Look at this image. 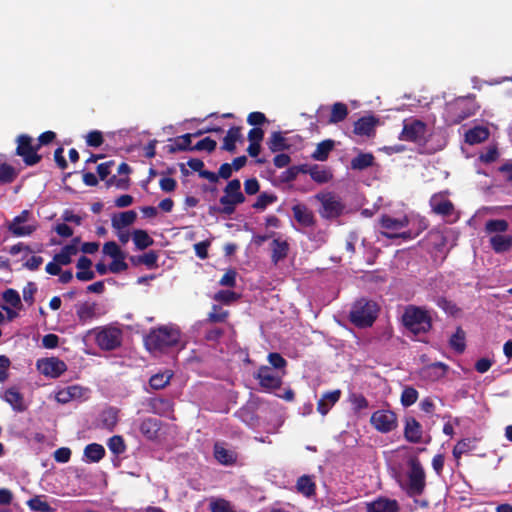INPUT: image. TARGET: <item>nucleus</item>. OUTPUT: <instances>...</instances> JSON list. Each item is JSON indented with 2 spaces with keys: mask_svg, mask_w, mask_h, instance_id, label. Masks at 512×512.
<instances>
[{
  "mask_svg": "<svg viewBox=\"0 0 512 512\" xmlns=\"http://www.w3.org/2000/svg\"><path fill=\"white\" fill-rule=\"evenodd\" d=\"M181 339L179 328L172 325H161L152 328L144 337V345L150 352H166L176 347Z\"/></svg>",
  "mask_w": 512,
  "mask_h": 512,
  "instance_id": "obj_1",
  "label": "nucleus"
},
{
  "mask_svg": "<svg viewBox=\"0 0 512 512\" xmlns=\"http://www.w3.org/2000/svg\"><path fill=\"white\" fill-rule=\"evenodd\" d=\"M402 323L415 335L425 334L432 329V317L423 307L408 305L402 315Z\"/></svg>",
  "mask_w": 512,
  "mask_h": 512,
  "instance_id": "obj_2",
  "label": "nucleus"
},
{
  "mask_svg": "<svg viewBox=\"0 0 512 512\" xmlns=\"http://www.w3.org/2000/svg\"><path fill=\"white\" fill-rule=\"evenodd\" d=\"M378 305L364 298L357 300L349 313V320L358 328H367L373 325L378 316Z\"/></svg>",
  "mask_w": 512,
  "mask_h": 512,
  "instance_id": "obj_3",
  "label": "nucleus"
},
{
  "mask_svg": "<svg viewBox=\"0 0 512 512\" xmlns=\"http://www.w3.org/2000/svg\"><path fill=\"white\" fill-rule=\"evenodd\" d=\"M89 334L94 335L95 343L103 351H112L122 345L123 331L117 326H99L90 330Z\"/></svg>",
  "mask_w": 512,
  "mask_h": 512,
  "instance_id": "obj_4",
  "label": "nucleus"
},
{
  "mask_svg": "<svg viewBox=\"0 0 512 512\" xmlns=\"http://www.w3.org/2000/svg\"><path fill=\"white\" fill-rule=\"evenodd\" d=\"M408 466L407 481L400 485L409 496L421 495L426 485L424 469L417 458H411Z\"/></svg>",
  "mask_w": 512,
  "mask_h": 512,
  "instance_id": "obj_5",
  "label": "nucleus"
},
{
  "mask_svg": "<svg viewBox=\"0 0 512 512\" xmlns=\"http://www.w3.org/2000/svg\"><path fill=\"white\" fill-rule=\"evenodd\" d=\"M315 197L321 203L318 212L323 219L333 220L343 214L345 204L336 194L332 192L318 193Z\"/></svg>",
  "mask_w": 512,
  "mask_h": 512,
  "instance_id": "obj_6",
  "label": "nucleus"
},
{
  "mask_svg": "<svg viewBox=\"0 0 512 512\" xmlns=\"http://www.w3.org/2000/svg\"><path fill=\"white\" fill-rule=\"evenodd\" d=\"M16 143L15 154L22 158L26 166H34L41 161L42 156L37 153L39 149L36 144H33V138L30 135H18Z\"/></svg>",
  "mask_w": 512,
  "mask_h": 512,
  "instance_id": "obj_7",
  "label": "nucleus"
},
{
  "mask_svg": "<svg viewBox=\"0 0 512 512\" xmlns=\"http://www.w3.org/2000/svg\"><path fill=\"white\" fill-rule=\"evenodd\" d=\"M477 108L474 98L459 97L450 105L449 113L453 116V123L459 124L475 115Z\"/></svg>",
  "mask_w": 512,
  "mask_h": 512,
  "instance_id": "obj_8",
  "label": "nucleus"
},
{
  "mask_svg": "<svg viewBox=\"0 0 512 512\" xmlns=\"http://www.w3.org/2000/svg\"><path fill=\"white\" fill-rule=\"evenodd\" d=\"M449 195V190L434 193L429 199L431 211L442 217L451 216L455 211V206L453 202L449 200Z\"/></svg>",
  "mask_w": 512,
  "mask_h": 512,
  "instance_id": "obj_9",
  "label": "nucleus"
},
{
  "mask_svg": "<svg viewBox=\"0 0 512 512\" xmlns=\"http://www.w3.org/2000/svg\"><path fill=\"white\" fill-rule=\"evenodd\" d=\"M31 213L29 210H23L19 215L13 218L8 225V230L17 237L29 236L37 229L36 224H26L29 221Z\"/></svg>",
  "mask_w": 512,
  "mask_h": 512,
  "instance_id": "obj_10",
  "label": "nucleus"
},
{
  "mask_svg": "<svg viewBox=\"0 0 512 512\" xmlns=\"http://www.w3.org/2000/svg\"><path fill=\"white\" fill-rule=\"evenodd\" d=\"M259 385L266 390L280 389L282 385V376L274 372L269 366H260L255 374Z\"/></svg>",
  "mask_w": 512,
  "mask_h": 512,
  "instance_id": "obj_11",
  "label": "nucleus"
},
{
  "mask_svg": "<svg viewBox=\"0 0 512 512\" xmlns=\"http://www.w3.org/2000/svg\"><path fill=\"white\" fill-rule=\"evenodd\" d=\"M37 368L43 375L57 378L67 370V365L59 358L51 357L38 360Z\"/></svg>",
  "mask_w": 512,
  "mask_h": 512,
  "instance_id": "obj_12",
  "label": "nucleus"
},
{
  "mask_svg": "<svg viewBox=\"0 0 512 512\" xmlns=\"http://www.w3.org/2000/svg\"><path fill=\"white\" fill-rule=\"evenodd\" d=\"M426 133V124L421 120H413L409 123H404L400 139L410 142L421 141Z\"/></svg>",
  "mask_w": 512,
  "mask_h": 512,
  "instance_id": "obj_13",
  "label": "nucleus"
},
{
  "mask_svg": "<svg viewBox=\"0 0 512 512\" xmlns=\"http://www.w3.org/2000/svg\"><path fill=\"white\" fill-rule=\"evenodd\" d=\"M295 221L302 227H313L316 224V218L311 209L305 204H296L292 207Z\"/></svg>",
  "mask_w": 512,
  "mask_h": 512,
  "instance_id": "obj_14",
  "label": "nucleus"
},
{
  "mask_svg": "<svg viewBox=\"0 0 512 512\" xmlns=\"http://www.w3.org/2000/svg\"><path fill=\"white\" fill-rule=\"evenodd\" d=\"M86 392L87 389L79 385L67 386L56 393V400L59 403L65 404L72 400L83 398Z\"/></svg>",
  "mask_w": 512,
  "mask_h": 512,
  "instance_id": "obj_15",
  "label": "nucleus"
},
{
  "mask_svg": "<svg viewBox=\"0 0 512 512\" xmlns=\"http://www.w3.org/2000/svg\"><path fill=\"white\" fill-rule=\"evenodd\" d=\"M378 119L374 116H364L354 123L353 132L359 136H372L375 133V127Z\"/></svg>",
  "mask_w": 512,
  "mask_h": 512,
  "instance_id": "obj_16",
  "label": "nucleus"
},
{
  "mask_svg": "<svg viewBox=\"0 0 512 512\" xmlns=\"http://www.w3.org/2000/svg\"><path fill=\"white\" fill-rule=\"evenodd\" d=\"M271 262L277 265L280 261L284 260L289 253L290 246L286 240L281 238L274 239L271 244Z\"/></svg>",
  "mask_w": 512,
  "mask_h": 512,
  "instance_id": "obj_17",
  "label": "nucleus"
},
{
  "mask_svg": "<svg viewBox=\"0 0 512 512\" xmlns=\"http://www.w3.org/2000/svg\"><path fill=\"white\" fill-rule=\"evenodd\" d=\"M367 512H398V504L395 500L378 498L366 503Z\"/></svg>",
  "mask_w": 512,
  "mask_h": 512,
  "instance_id": "obj_18",
  "label": "nucleus"
},
{
  "mask_svg": "<svg viewBox=\"0 0 512 512\" xmlns=\"http://www.w3.org/2000/svg\"><path fill=\"white\" fill-rule=\"evenodd\" d=\"M224 197L232 200L238 205L243 204L246 200L244 194L241 191V182L239 179L230 180L224 188Z\"/></svg>",
  "mask_w": 512,
  "mask_h": 512,
  "instance_id": "obj_19",
  "label": "nucleus"
},
{
  "mask_svg": "<svg viewBox=\"0 0 512 512\" xmlns=\"http://www.w3.org/2000/svg\"><path fill=\"white\" fill-rule=\"evenodd\" d=\"M97 303L83 302L76 306V315L81 323H86L98 316Z\"/></svg>",
  "mask_w": 512,
  "mask_h": 512,
  "instance_id": "obj_20",
  "label": "nucleus"
},
{
  "mask_svg": "<svg viewBox=\"0 0 512 512\" xmlns=\"http://www.w3.org/2000/svg\"><path fill=\"white\" fill-rule=\"evenodd\" d=\"M341 391L339 389L325 393L318 401L317 410L320 414L326 415L332 406L339 401Z\"/></svg>",
  "mask_w": 512,
  "mask_h": 512,
  "instance_id": "obj_21",
  "label": "nucleus"
},
{
  "mask_svg": "<svg viewBox=\"0 0 512 512\" xmlns=\"http://www.w3.org/2000/svg\"><path fill=\"white\" fill-rule=\"evenodd\" d=\"M136 218L137 213L134 210H128L113 215L111 224L114 229L121 230L132 225L136 221Z\"/></svg>",
  "mask_w": 512,
  "mask_h": 512,
  "instance_id": "obj_22",
  "label": "nucleus"
},
{
  "mask_svg": "<svg viewBox=\"0 0 512 512\" xmlns=\"http://www.w3.org/2000/svg\"><path fill=\"white\" fill-rule=\"evenodd\" d=\"M491 248L495 253H505L512 248V236L496 234L489 240Z\"/></svg>",
  "mask_w": 512,
  "mask_h": 512,
  "instance_id": "obj_23",
  "label": "nucleus"
},
{
  "mask_svg": "<svg viewBox=\"0 0 512 512\" xmlns=\"http://www.w3.org/2000/svg\"><path fill=\"white\" fill-rule=\"evenodd\" d=\"M380 226L388 231L399 230L409 225L407 216L402 218H393L390 215L384 214L379 220Z\"/></svg>",
  "mask_w": 512,
  "mask_h": 512,
  "instance_id": "obj_24",
  "label": "nucleus"
},
{
  "mask_svg": "<svg viewBox=\"0 0 512 512\" xmlns=\"http://www.w3.org/2000/svg\"><path fill=\"white\" fill-rule=\"evenodd\" d=\"M267 146L271 152L275 153V152L288 150L291 145L288 143L287 139L283 136L282 132L274 131L271 133V135L267 141Z\"/></svg>",
  "mask_w": 512,
  "mask_h": 512,
  "instance_id": "obj_25",
  "label": "nucleus"
},
{
  "mask_svg": "<svg viewBox=\"0 0 512 512\" xmlns=\"http://www.w3.org/2000/svg\"><path fill=\"white\" fill-rule=\"evenodd\" d=\"M306 174L319 184H325L332 180L333 175L329 169L320 167L319 165L308 166Z\"/></svg>",
  "mask_w": 512,
  "mask_h": 512,
  "instance_id": "obj_26",
  "label": "nucleus"
},
{
  "mask_svg": "<svg viewBox=\"0 0 512 512\" xmlns=\"http://www.w3.org/2000/svg\"><path fill=\"white\" fill-rule=\"evenodd\" d=\"M150 407L154 414L159 416H167L173 413V403L165 398H153L150 401Z\"/></svg>",
  "mask_w": 512,
  "mask_h": 512,
  "instance_id": "obj_27",
  "label": "nucleus"
},
{
  "mask_svg": "<svg viewBox=\"0 0 512 512\" xmlns=\"http://www.w3.org/2000/svg\"><path fill=\"white\" fill-rule=\"evenodd\" d=\"M241 137V128L237 126L231 127L223 139V145L221 148L230 153H234L236 150V142L241 140Z\"/></svg>",
  "mask_w": 512,
  "mask_h": 512,
  "instance_id": "obj_28",
  "label": "nucleus"
},
{
  "mask_svg": "<svg viewBox=\"0 0 512 512\" xmlns=\"http://www.w3.org/2000/svg\"><path fill=\"white\" fill-rule=\"evenodd\" d=\"M489 137V131L487 128L482 126H476L472 129H469L465 133V141L470 144H479L481 142H484Z\"/></svg>",
  "mask_w": 512,
  "mask_h": 512,
  "instance_id": "obj_29",
  "label": "nucleus"
},
{
  "mask_svg": "<svg viewBox=\"0 0 512 512\" xmlns=\"http://www.w3.org/2000/svg\"><path fill=\"white\" fill-rule=\"evenodd\" d=\"M375 157L372 153L360 152L355 156L351 162L350 167L352 170L362 171L374 165Z\"/></svg>",
  "mask_w": 512,
  "mask_h": 512,
  "instance_id": "obj_30",
  "label": "nucleus"
},
{
  "mask_svg": "<svg viewBox=\"0 0 512 512\" xmlns=\"http://www.w3.org/2000/svg\"><path fill=\"white\" fill-rule=\"evenodd\" d=\"M335 142L332 139H326L317 144L311 157L316 161H326L330 152L333 150Z\"/></svg>",
  "mask_w": 512,
  "mask_h": 512,
  "instance_id": "obj_31",
  "label": "nucleus"
},
{
  "mask_svg": "<svg viewBox=\"0 0 512 512\" xmlns=\"http://www.w3.org/2000/svg\"><path fill=\"white\" fill-rule=\"evenodd\" d=\"M4 398L16 412H23L25 410L23 396L17 389H7Z\"/></svg>",
  "mask_w": 512,
  "mask_h": 512,
  "instance_id": "obj_32",
  "label": "nucleus"
},
{
  "mask_svg": "<svg viewBox=\"0 0 512 512\" xmlns=\"http://www.w3.org/2000/svg\"><path fill=\"white\" fill-rule=\"evenodd\" d=\"M192 134L187 133L174 139V143L167 146L169 153L177 151H193L191 146Z\"/></svg>",
  "mask_w": 512,
  "mask_h": 512,
  "instance_id": "obj_33",
  "label": "nucleus"
},
{
  "mask_svg": "<svg viewBox=\"0 0 512 512\" xmlns=\"http://www.w3.org/2000/svg\"><path fill=\"white\" fill-rule=\"evenodd\" d=\"M132 239L136 249L138 250H145L154 244L153 238L149 236L147 231L142 229L134 230L132 233Z\"/></svg>",
  "mask_w": 512,
  "mask_h": 512,
  "instance_id": "obj_34",
  "label": "nucleus"
},
{
  "mask_svg": "<svg viewBox=\"0 0 512 512\" xmlns=\"http://www.w3.org/2000/svg\"><path fill=\"white\" fill-rule=\"evenodd\" d=\"M105 455V449L97 443L89 444L84 449V457L87 462H99Z\"/></svg>",
  "mask_w": 512,
  "mask_h": 512,
  "instance_id": "obj_35",
  "label": "nucleus"
},
{
  "mask_svg": "<svg viewBox=\"0 0 512 512\" xmlns=\"http://www.w3.org/2000/svg\"><path fill=\"white\" fill-rule=\"evenodd\" d=\"M405 437L410 442H420L422 438V427L415 420V418H411L407 421L405 427Z\"/></svg>",
  "mask_w": 512,
  "mask_h": 512,
  "instance_id": "obj_36",
  "label": "nucleus"
},
{
  "mask_svg": "<svg viewBox=\"0 0 512 512\" xmlns=\"http://www.w3.org/2000/svg\"><path fill=\"white\" fill-rule=\"evenodd\" d=\"M172 376L173 373L170 370L156 373L150 377L149 384L155 390L163 389L170 383Z\"/></svg>",
  "mask_w": 512,
  "mask_h": 512,
  "instance_id": "obj_37",
  "label": "nucleus"
},
{
  "mask_svg": "<svg viewBox=\"0 0 512 512\" xmlns=\"http://www.w3.org/2000/svg\"><path fill=\"white\" fill-rule=\"evenodd\" d=\"M348 116V107L342 102H336L331 107V114L328 120L330 124H336L346 119Z\"/></svg>",
  "mask_w": 512,
  "mask_h": 512,
  "instance_id": "obj_38",
  "label": "nucleus"
},
{
  "mask_svg": "<svg viewBox=\"0 0 512 512\" xmlns=\"http://www.w3.org/2000/svg\"><path fill=\"white\" fill-rule=\"evenodd\" d=\"M297 491L306 497H310L315 493V483L312 477L308 475L301 476L296 483Z\"/></svg>",
  "mask_w": 512,
  "mask_h": 512,
  "instance_id": "obj_39",
  "label": "nucleus"
},
{
  "mask_svg": "<svg viewBox=\"0 0 512 512\" xmlns=\"http://www.w3.org/2000/svg\"><path fill=\"white\" fill-rule=\"evenodd\" d=\"M229 316V312L223 310L222 307L218 305H213L212 310L209 312L207 318L204 320V325L214 324V323H223L227 320Z\"/></svg>",
  "mask_w": 512,
  "mask_h": 512,
  "instance_id": "obj_40",
  "label": "nucleus"
},
{
  "mask_svg": "<svg viewBox=\"0 0 512 512\" xmlns=\"http://www.w3.org/2000/svg\"><path fill=\"white\" fill-rule=\"evenodd\" d=\"M449 344L451 348L458 354H461L465 351V332L461 327H458L456 332L451 336Z\"/></svg>",
  "mask_w": 512,
  "mask_h": 512,
  "instance_id": "obj_41",
  "label": "nucleus"
},
{
  "mask_svg": "<svg viewBox=\"0 0 512 512\" xmlns=\"http://www.w3.org/2000/svg\"><path fill=\"white\" fill-rule=\"evenodd\" d=\"M277 200L278 197L274 193L262 192L252 204V208L258 211H264L269 205L275 203Z\"/></svg>",
  "mask_w": 512,
  "mask_h": 512,
  "instance_id": "obj_42",
  "label": "nucleus"
},
{
  "mask_svg": "<svg viewBox=\"0 0 512 512\" xmlns=\"http://www.w3.org/2000/svg\"><path fill=\"white\" fill-rule=\"evenodd\" d=\"M371 424L380 432L386 433L396 428V418H370Z\"/></svg>",
  "mask_w": 512,
  "mask_h": 512,
  "instance_id": "obj_43",
  "label": "nucleus"
},
{
  "mask_svg": "<svg viewBox=\"0 0 512 512\" xmlns=\"http://www.w3.org/2000/svg\"><path fill=\"white\" fill-rule=\"evenodd\" d=\"M219 202L221 204V207H210V212L213 210L219 214L230 216L235 212L236 207L238 206L237 203L233 202L230 199H227L224 196L220 197Z\"/></svg>",
  "mask_w": 512,
  "mask_h": 512,
  "instance_id": "obj_44",
  "label": "nucleus"
},
{
  "mask_svg": "<svg viewBox=\"0 0 512 512\" xmlns=\"http://www.w3.org/2000/svg\"><path fill=\"white\" fill-rule=\"evenodd\" d=\"M306 171H307L306 164L294 165V166L289 167L284 172H282L280 177H281L282 182L288 183V182L294 181L300 173L306 174Z\"/></svg>",
  "mask_w": 512,
  "mask_h": 512,
  "instance_id": "obj_45",
  "label": "nucleus"
},
{
  "mask_svg": "<svg viewBox=\"0 0 512 512\" xmlns=\"http://www.w3.org/2000/svg\"><path fill=\"white\" fill-rule=\"evenodd\" d=\"M509 224L504 219H491L485 224L487 233H504L508 230Z\"/></svg>",
  "mask_w": 512,
  "mask_h": 512,
  "instance_id": "obj_46",
  "label": "nucleus"
},
{
  "mask_svg": "<svg viewBox=\"0 0 512 512\" xmlns=\"http://www.w3.org/2000/svg\"><path fill=\"white\" fill-rule=\"evenodd\" d=\"M204 339L214 344L219 343L220 339L225 334L226 330L223 327H216L205 325Z\"/></svg>",
  "mask_w": 512,
  "mask_h": 512,
  "instance_id": "obj_47",
  "label": "nucleus"
},
{
  "mask_svg": "<svg viewBox=\"0 0 512 512\" xmlns=\"http://www.w3.org/2000/svg\"><path fill=\"white\" fill-rule=\"evenodd\" d=\"M141 431L142 433L149 439H153L156 437L157 432L159 430L158 423L153 418H146L141 423Z\"/></svg>",
  "mask_w": 512,
  "mask_h": 512,
  "instance_id": "obj_48",
  "label": "nucleus"
},
{
  "mask_svg": "<svg viewBox=\"0 0 512 512\" xmlns=\"http://www.w3.org/2000/svg\"><path fill=\"white\" fill-rule=\"evenodd\" d=\"M17 177L16 169L7 163L0 164V182L12 183Z\"/></svg>",
  "mask_w": 512,
  "mask_h": 512,
  "instance_id": "obj_49",
  "label": "nucleus"
},
{
  "mask_svg": "<svg viewBox=\"0 0 512 512\" xmlns=\"http://www.w3.org/2000/svg\"><path fill=\"white\" fill-rule=\"evenodd\" d=\"M3 300L8 303L12 308L21 309L22 302L19 293L12 288L3 292Z\"/></svg>",
  "mask_w": 512,
  "mask_h": 512,
  "instance_id": "obj_50",
  "label": "nucleus"
},
{
  "mask_svg": "<svg viewBox=\"0 0 512 512\" xmlns=\"http://www.w3.org/2000/svg\"><path fill=\"white\" fill-rule=\"evenodd\" d=\"M210 510L211 512H235L230 502L222 498H212Z\"/></svg>",
  "mask_w": 512,
  "mask_h": 512,
  "instance_id": "obj_51",
  "label": "nucleus"
},
{
  "mask_svg": "<svg viewBox=\"0 0 512 512\" xmlns=\"http://www.w3.org/2000/svg\"><path fill=\"white\" fill-rule=\"evenodd\" d=\"M27 505L29 506V508L31 510L37 511V512H52L53 511V509L50 507V505L45 500H43L42 496H36V497L30 499L27 502Z\"/></svg>",
  "mask_w": 512,
  "mask_h": 512,
  "instance_id": "obj_52",
  "label": "nucleus"
},
{
  "mask_svg": "<svg viewBox=\"0 0 512 512\" xmlns=\"http://www.w3.org/2000/svg\"><path fill=\"white\" fill-rule=\"evenodd\" d=\"M214 455L215 458L222 464H230L234 461L233 453L219 444H215Z\"/></svg>",
  "mask_w": 512,
  "mask_h": 512,
  "instance_id": "obj_53",
  "label": "nucleus"
},
{
  "mask_svg": "<svg viewBox=\"0 0 512 512\" xmlns=\"http://www.w3.org/2000/svg\"><path fill=\"white\" fill-rule=\"evenodd\" d=\"M349 401L355 413H359L362 409L368 407L367 399L359 393L350 394Z\"/></svg>",
  "mask_w": 512,
  "mask_h": 512,
  "instance_id": "obj_54",
  "label": "nucleus"
},
{
  "mask_svg": "<svg viewBox=\"0 0 512 512\" xmlns=\"http://www.w3.org/2000/svg\"><path fill=\"white\" fill-rule=\"evenodd\" d=\"M158 253L154 250H150L141 255V265H145L148 269L158 268Z\"/></svg>",
  "mask_w": 512,
  "mask_h": 512,
  "instance_id": "obj_55",
  "label": "nucleus"
},
{
  "mask_svg": "<svg viewBox=\"0 0 512 512\" xmlns=\"http://www.w3.org/2000/svg\"><path fill=\"white\" fill-rule=\"evenodd\" d=\"M418 392L413 387H406L401 395V402L403 406L408 407L417 401Z\"/></svg>",
  "mask_w": 512,
  "mask_h": 512,
  "instance_id": "obj_56",
  "label": "nucleus"
},
{
  "mask_svg": "<svg viewBox=\"0 0 512 512\" xmlns=\"http://www.w3.org/2000/svg\"><path fill=\"white\" fill-rule=\"evenodd\" d=\"M217 143L214 139L210 137H205L198 141L193 147V150L196 151H207L209 153L213 152L216 149Z\"/></svg>",
  "mask_w": 512,
  "mask_h": 512,
  "instance_id": "obj_57",
  "label": "nucleus"
},
{
  "mask_svg": "<svg viewBox=\"0 0 512 512\" xmlns=\"http://www.w3.org/2000/svg\"><path fill=\"white\" fill-rule=\"evenodd\" d=\"M126 254H122L121 257L112 258L113 261L109 265V271L112 273H120L128 269V265L125 262Z\"/></svg>",
  "mask_w": 512,
  "mask_h": 512,
  "instance_id": "obj_58",
  "label": "nucleus"
},
{
  "mask_svg": "<svg viewBox=\"0 0 512 512\" xmlns=\"http://www.w3.org/2000/svg\"><path fill=\"white\" fill-rule=\"evenodd\" d=\"M108 448L115 455L122 454L125 451V444L121 436H113L108 441Z\"/></svg>",
  "mask_w": 512,
  "mask_h": 512,
  "instance_id": "obj_59",
  "label": "nucleus"
},
{
  "mask_svg": "<svg viewBox=\"0 0 512 512\" xmlns=\"http://www.w3.org/2000/svg\"><path fill=\"white\" fill-rule=\"evenodd\" d=\"M267 359L270 365L275 369H284L287 366L286 359L280 353H269Z\"/></svg>",
  "mask_w": 512,
  "mask_h": 512,
  "instance_id": "obj_60",
  "label": "nucleus"
},
{
  "mask_svg": "<svg viewBox=\"0 0 512 512\" xmlns=\"http://www.w3.org/2000/svg\"><path fill=\"white\" fill-rule=\"evenodd\" d=\"M104 138L102 132L98 130L90 131L86 136V143L90 147H99L103 144Z\"/></svg>",
  "mask_w": 512,
  "mask_h": 512,
  "instance_id": "obj_61",
  "label": "nucleus"
},
{
  "mask_svg": "<svg viewBox=\"0 0 512 512\" xmlns=\"http://www.w3.org/2000/svg\"><path fill=\"white\" fill-rule=\"evenodd\" d=\"M103 253L110 256L111 258L121 257L124 252L120 249L118 244L114 241L106 242L103 245Z\"/></svg>",
  "mask_w": 512,
  "mask_h": 512,
  "instance_id": "obj_62",
  "label": "nucleus"
},
{
  "mask_svg": "<svg viewBox=\"0 0 512 512\" xmlns=\"http://www.w3.org/2000/svg\"><path fill=\"white\" fill-rule=\"evenodd\" d=\"M471 440L470 439H463L461 441H459L454 449H453V455L456 459H459L463 454H465L466 452H468L472 445H471Z\"/></svg>",
  "mask_w": 512,
  "mask_h": 512,
  "instance_id": "obj_63",
  "label": "nucleus"
},
{
  "mask_svg": "<svg viewBox=\"0 0 512 512\" xmlns=\"http://www.w3.org/2000/svg\"><path fill=\"white\" fill-rule=\"evenodd\" d=\"M238 294L230 290H220L215 294V300L223 303H231L238 299Z\"/></svg>",
  "mask_w": 512,
  "mask_h": 512,
  "instance_id": "obj_64",
  "label": "nucleus"
}]
</instances>
